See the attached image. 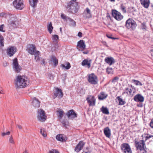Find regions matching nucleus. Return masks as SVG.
<instances>
[{"instance_id":"f257e3e1","label":"nucleus","mask_w":153,"mask_h":153,"mask_svg":"<svg viewBox=\"0 0 153 153\" xmlns=\"http://www.w3.org/2000/svg\"><path fill=\"white\" fill-rule=\"evenodd\" d=\"M29 83V80L26 76H18L15 80L16 88H23L27 86Z\"/></svg>"},{"instance_id":"f03ea898","label":"nucleus","mask_w":153,"mask_h":153,"mask_svg":"<svg viewBox=\"0 0 153 153\" xmlns=\"http://www.w3.org/2000/svg\"><path fill=\"white\" fill-rule=\"evenodd\" d=\"M134 142L136 150L137 151L138 153H145L147 152L145 149L146 144L143 140L138 141L136 139H135Z\"/></svg>"},{"instance_id":"7ed1b4c3","label":"nucleus","mask_w":153,"mask_h":153,"mask_svg":"<svg viewBox=\"0 0 153 153\" xmlns=\"http://www.w3.org/2000/svg\"><path fill=\"white\" fill-rule=\"evenodd\" d=\"M66 8L69 12L72 13H77L79 8L77 3L72 1H70L67 3Z\"/></svg>"},{"instance_id":"20e7f679","label":"nucleus","mask_w":153,"mask_h":153,"mask_svg":"<svg viewBox=\"0 0 153 153\" xmlns=\"http://www.w3.org/2000/svg\"><path fill=\"white\" fill-rule=\"evenodd\" d=\"M137 26L136 22L133 19L129 18L126 22L125 26L128 29L134 30Z\"/></svg>"},{"instance_id":"39448f33","label":"nucleus","mask_w":153,"mask_h":153,"mask_svg":"<svg viewBox=\"0 0 153 153\" xmlns=\"http://www.w3.org/2000/svg\"><path fill=\"white\" fill-rule=\"evenodd\" d=\"M88 81L91 84L94 85L97 84L98 82L97 77L94 73H91L88 75Z\"/></svg>"},{"instance_id":"423d86ee","label":"nucleus","mask_w":153,"mask_h":153,"mask_svg":"<svg viewBox=\"0 0 153 153\" xmlns=\"http://www.w3.org/2000/svg\"><path fill=\"white\" fill-rule=\"evenodd\" d=\"M37 117L39 121L41 122H44L46 120L47 117L45 111L42 109L39 110L38 112Z\"/></svg>"},{"instance_id":"0eeeda50","label":"nucleus","mask_w":153,"mask_h":153,"mask_svg":"<svg viewBox=\"0 0 153 153\" xmlns=\"http://www.w3.org/2000/svg\"><path fill=\"white\" fill-rule=\"evenodd\" d=\"M13 4L16 9L20 10L24 7L22 0H15L13 2Z\"/></svg>"},{"instance_id":"6e6552de","label":"nucleus","mask_w":153,"mask_h":153,"mask_svg":"<svg viewBox=\"0 0 153 153\" xmlns=\"http://www.w3.org/2000/svg\"><path fill=\"white\" fill-rule=\"evenodd\" d=\"M112 14L114 19L118 21L121 20L123 17L120 12L115 10H112Z\"/></svg>"},{"instance_id":"1a4fd4ad","label":"nucleus","mask_w":153,"mask_h":153,"mask_svg":"<svg viewBox=\"0 0 153 153\" xmlns=\"http://www.w3.org/2000/svg\"><path fill=\"white\" fill-rule=\"evenodd\" d=\"M122 150L124 153H132V151L130 146L127 143H124L121 145Z\"/></svg>"},{"instance_id":"9d476101","label":"nucleus","mask_w":153,"mask_h":153,"mask_svg":"<svg viewBox=\"0 0 153 153\" xmlns=\"http://www.w3.org/2000/svg\"><path fill=\"white\" fill-rule=\"evenodd\" d=\"M13 67L14 71L17 73L19 72L21 70V67L19 66L16 58H15L13 60Z\"/></svg>"},{"instance_id":"9b49d317","label":"nucleus","mask_w":153,"mask_h":153,"mask_svg":"<svg viewBox=\"0 0 153 153\" xmlns=\"http://www.w3.org/2000/svg\"><path fill=\"white\" fill-rule=\"evenodd\" d=\"M13 67L14 71L17 73L19 72L21 70V67L19 66L16 58H15L13 60Z\"/></svg>"},{"instance_id":"f8f14e48","label":"nucleus","mask_w":153,"mask_h":153,"mask_svg":"<svg viewBox=\"0 0 153 153\" xmlns=\"http://www.w3.org/2000/svg\"><path fill=\"white\" fill-rule=\"evenodd\" d=\"M16 51V48L13 46H10L7 50V53L9 56H13Z\"/></svg>"},{"instance_id":"ddd939ff","label":"nucleus","mask_w":153,"mask_h":153,"mask_svg":"<svg viewBox=\"0 0 153 153\" xmlns=\"http://www.w3.org/2000/svg\"><path fill=\"white\" fill-rule=\"evenodd\" d=\"M86 45L84 41L82 40H80L77 42V48L79 51H83L85 48Z\"/></svg>"},{"instance_id":"4468645a","label":"nucleus","mask_w":153,"mask_h":153,"mask_svg":"<svg viewBox=\"0 0 153 153\" xmlns=\"http://www.w3.org/2000/svg\"><path fill=\"white\" fill-rule=\"evenodd\" d=\"M85 145V143L83 141H80L76 146L74 149V151L78 153L82 150Z\"/></svg>"},{"instance_id":"2eb2a0df","label":"nucleus","mask_w":153,"mask_h":153,"mask_svg":"<svg viewBox=\"0 0 153 153\" xmlns=\"http://www.w3.org/2000/svg\"><path fill=\"white\" fill-rule=\"evenodd\" d=\"M86 100L90 106L95 105L96 99L94 96H90L89 97L87 98Z\"/></svg>"},{"instance_id":"dca6fc26","label":"nucleus","mask_w":153,"mask_h":153,"mask_svg":"<svg viewBox=\"0 0 153 153\" xmlns=\"http://www.w3.org/2000/svg\"><path fill=\"white\" fill-rule=\"evenodd\" d=\"M36 47L35 45L32 44L30 45L27 48V51L30 54L33 55L36 51Z\"/></svg>"},{"instance_id":"f3484780","label":"nucleus","mask_w":153,"mask_h":153,"mask_svg":"<svg viewBox=\"0 0 153 153\" xmlns=\"http://www.w3.org/2000/svg\"><path fill=\"white\" fill-rule=\"evenodd\" d=\"M54 95L55 97H58L59 98H62L63 95V93L61 89L56 88V91L54 92Z\"/></svg>"},{"instance_id":"a211bd4d","label":"nucleus","mask_w":153,"mask_h":153,"mask_svg":"<svg viewBox=\"0 0 153 153\" xmlns=\"http://www.w3.org/2000/svg\"><path fill=\"white\" fill-rule=\"evenodd\" d=\"M133 99L136 102H142L144 100V98L141 94H138L134 96Z\"/></svg>"},{"instance_id":"6ab92c4d","label":"nucleus","mask_w":153,"mask_h":153,"mask_svg":"<svg viewBox=\"0 0 153 153\" xmlns=\"http://www.w3.org/2000/svg\"><path fill=\"white\" fill-rule=\"evenodd\" d=\"M140 4L145 8H148L150 4V0H140Z\"/></svg>"},{"instance_id":"aec40b11","label":"nucleus","mask_w":153,"mask_h":153,"mask_svg":"<svg viewBox=\"0 0 153 153\" xmlns=\"http://www.w3.org/2000/svg\"><path fill=\"white\" fill-rule=\"evenodd\" d=\"M66 114L68 118H69L71 116L72 118H76L77 117V114L74 112V110L73 109L69 111Z\"/></svg>"},{"instance_id":"412c9836","label":"nucleus","mask_w":153,"mask_h":153,"mask_svg":"<svg viewBox=\"0 0 153 153\" xmlns=\"http://www.w3.org/2000/svg\"><path fill=\"white\" fill-rule=\"evenodd\" d=\"M105 61L109 65H111L115 63V61L114 58L112 57H108L105 58Z\"/></svg>"},{"instance_id":"4be33fe9","label":"nucleus","mask_w":153,"mask_h":153,"mask_svg":"<svg viewBox=\"0 0 153 153\" xmlns=\"http://www.w3.org/2000/svg\"><path fill=\"white\" fill-rule=\"evenodd\" d=\"M40 102L38 99L34 97L33 98V100L32 102V105L35 108H37L39 107Z\"/></svg>"},{"instance_id":"5701e85b","label":"nucleus","mask_w":153,"mask_h":153,"mask_svg":"<svg viewBox=\"0 0 153 153\" xmlns=\"http://www.w3.org/2000/svg\"><path fill=\"white\" fill-rule=\"evenodd\" d=\"M108 95L104 92H101L98 95V99L100 100H103L106 99L108 97Z\"/></svg>"},{"instance_id":"b1692460","label":"nucleus","mask_w":153,"mask_h":153,"mask_svg":"<svg viewBox=\"0 0 153 153\" xmlns=\"http://www.w3.org/2000/svg\"><path fill=\"white\" fill-rule=\"evenodd\" d=\"M50 61L53 63L54 67H56L58 64V59L54 56H51Z\"/></svg>"},{"instance_id":"393cba45","label":"nucleus","mask_w":153,"mask_h":153,"mask_svg":"<svg viewBox=\"0 0 153 153\" xmlns=\"http://www.w3.org/2000/svg\"><path fill=\"white\" fill-rule=\"evenodd\" d=\"M52 39L53 42L55 43V48H58V45H57V43L59 40L58 36L57 35H52Z\"/></svg>"},{"instance_id":"a878e982","label":"nucleus","mask_w":153,"mask_h":153,"mask_svg":"<svg viewBox=\"0 0 153 153\" xmlns=\"http://www.w3.org/2000/svg\"><path fill=\"white\" fill-rule=\"evenodd\" d=\"M56 138L58 140L62 142L65 141L67 139L65 137H64L62 134H61L57 135Z\"/></svg>"},{"instance_id":"bb28decb","label":"nucleus","mask_w":153,"mask_h":153,"mask_svg":"<svg viewBox=\"0 0 153 153\" xmlns=\"http://www.w3.org/2000/svg\"><path fill=\"white\" fill-rule=\"evenodd\" d=\"M104 133L107 137L109 138L110 137L111 131L108 127H106L104 129Z\"/></svg>"},{"instance_id":"cd10ccee","label":"nucleus","mask_w":153,"mask_h":153,"mask_svg":"<svg viewBox=\"0 0 153 153\" xmlns=\"http://www.w3.org/2000/svg\"><path fill=\"white\" fill-rule=\"evenodd\" d=\"M56 115L59 119L61 120L64 114V111L61 109H59L56 111Z\"/></svg>"},{"instance_id":"c85d7f7f","label":"nucleus","mask_w":153,"mask_h":153,"mask_svg":"<svg viewBox=\"0 0 153 153\" xmlns=\"http://www.w3.org/2000/svg\"><path fill=\"white\" fill-rule=\"evenodd\" d=\"M82 65L83 66L87 65L88 68H89L91 66V63L88 61V59H85L82 62Z\"/></svg>"},{"instance_id":"c756f323","label":"nucleus","mask_w":153,"mask_h":153,"mask_svg":"<svg viewBox=\"0 0 153 153\" xmlns=\"http://www.w3.org/2000/svg\"><path fill=\"white\" fill-rule=\"evenodd\" d=\"M116 99H118L119 101V105H123L126 103L125 101L123 100V99L120 97V96H118L116 97Z\"/></svg>"},{"instance_id":"7c9ffc66","label":"nucleus","mask_w":153,"mask_h":153,"mask_svg":"<svg viewBox=\"0 0 153 153\" xmlns=\"http://www.w3.org/2000/svg\"><path fill=\"white\" fill-rule=\"evenodd\" d=\"M124 93L127 94L128 95H133L134 93H132V90L131 89H129L128 88H126Z\"/></svg>"},{"instance_id":"2f4dec72","label":"nucleus","mask_w":153,"mask_h":153,"mask_svg":"<svg viewBox=\"0 0 153 153\" xmlns=\"http://www.w3.org/2000/svg\"><path fill=\"white\" fill-rule=\"evenodd\" d=\"M66 65H67L65 66V65L62 64L60 66L62 69L65 68L67 70L69 69L71 67L70 63L69 62H67L66 63Z\"/></svg>"},{"instance_id":"473e14b6","label":"nucleus","mask_w":153,"mask_h":153,"mask_svg":"<svg viewBox=\"0 0 153 153\" xmlns=\"http://www.w3.org/2000/svg\"><path fill=\"white\" fill-rule=\"evenodd\" d=\"M101 110L103 113L106 114H109V112L108 109L106 107L102 106L101 108Z\"/></svg>"},{"instance_id":"72a5a7b5","label":"nucleus","mask_w":153,"mask_h":153,"mask_svg":"<svg viewBox=\"0 0 153 153\" xmlns=\"http://www.w3.org/2000/svg\"><path fill=\"white\" fill-rule=\"evenodd\" d=\"M29 2L32 7H35L38 2V0H29Z\"/></svg>"},{"instance_id":"f704fd0d","label":"nucleus","mask_w":153,"mask_h":153,"mask_svg":"<svg viewBox=\"0 0 153 153\" xmlns=\"http://www.w3.org/2000/svg\"><path fill=\"white\" fill-rule=\"evenodd\" d=\"M39 53L40 52L39 51H36L34 54L35 55V59L36 62L39 61L40 60V58L39 56Z\"/></svg>"},{"instance_id":"c9c22d12","label":"nucleus","mask_w":153,"mask_h":153,"mask_svg":"<svg viewBox=\"0 0 153 153\" xmlns=\"http://www.w3.org/2000/svg\"><path fill=\"white\" fill-rule=\"evenodd\" d=\"M48 30L50 33H51L52 32V30L53 27L52 26V24L51 22H50L47 25Z\"/></svg>"},{"instance_id":"e433bc0d","label":"nucleus","mask_w":153,"mask_h":153,"mask_svg":"<svg viewBox=\"0 0 153 153\" xmlns=\"http://www.w3.org/2000/svg\"><path fill=\"white\" fill-rule=\"evenodd\" d=\"M70 22V24L71 26H72L75 27L76 25V22L73 19L70 18L68 20Z\"/></svg>"},{"instance_id":"4c0bfd02","label":"nucleus","mask_w":153,"mask_h":153,"mask_svg":"<svg viewBox=\"0 0 153 153\" xmlns=\"http://www.w3.org/2000/svg\"><path fill=\"white\" fill-rule=\"evenodd\" d=\"M40 133L44 137H47L46 130L45 128H41L40 129Z\"/></svg>"},{"instance_id":"58836bf2","label":"nucleus","mask_w":153,"mask_h":153,"mask_svg":"<svg viewBox=\"0 0 153 153\" xmlns=\"http://www.w3.org/2000/svg\"><path fill=\"white\" fill-rule=\"evenodd\" d=\"M131 82L132 83H134L136 85H140V86H142V84L140 82L135 79L132 80Z\"/></svg>"},{"instance_id":"ea45409f","label":"nucleus","mask_w":153,"mask_h":153,"mask_svg":"<svg viewBox=\"0 0 153 153\" xmlns=\"http://www.w3.org/2000/svg\"><path fill=\"white\" fill-rule=\"evenodd\" d=\"M61 18L64 19L66 21H68L70 18L68 16L63 14H61Z\"/></svg>"},{"instance_id":"a19ab883","label":"nucleus","mask_w":153,"mask_h":153,"mask_svg":"<svg viewBox=\"0 0 153 153\" xmlns=\"http://www.w3.org/2000/svg\"><path fill=\"white\" fill-rule=\"evenodd\" d=\"M61 123H62L63 126L66 127L67 126V124L68 123V122L66 120H62L61 121Z\"/></svg>"},{"instance_id":"79ce46f5","label":"nucleus","mask_w":153,"mask_h":153,"mask_svg":"<svg viewBox=\"0 0 153 153\" xmlns=\"http://www.w3.org/2000/svg\"><path fill=\"white\" fill-rule=\"evenodd\" d=\"M126 7L124 6L123 5V4H122L121 6V9L124 13H126Z\"/></svg>"},{"instance_id":"37998d69","label":"nucleus","mask_w":153,"mask_h":153,"mask_svg":"<svg viewBox=\"0 0 153 153\" xmlns=\"http://www.w3.org/2000/svg\"><path fill=\"white\" fill-rule=\"evenodd\" d=\"M49 153H60L56 149H51L49 150Z\"/></svg>"},{"instance_id":"c03bdc74","label":"nucleus","mask_w":153,"mask_h":153,"mask_svg":"<svg viewBox=\"0 0 153 153\" xmlns=\"http://www.w3.org/2000/svg\"><path fill=\"white\" fill-rule=\"evenodd\" d=\"M106 72L108 74L112 73L113 72V69L111 68H107L106 69Z\"/></svg>"},{"instance_id":"a18cd8bd","label":"nucleus","mask_w":153,"mask_h":153,"mask_svg":"<svg viewBox=\"0 0 153 153\" xmlns=\"http://www.w3.org/2000/svg\"><path fill=\"white\" fill-rule=\"evenodd\" d=\"M119 78L117 76H116L113 78L111 82H117Z\"/></svg>"},{"instance_id":"49530a36","label":"nucleus","mask_w":153,"mask_h":153,"mask_svg":"<svg viewBox=\"0 0 153 153\" xmlns=\"http://www.w3.org/2000/svg\"><path fill=\"white\" fill-rule=\"evenodd\" d=\"M9 23L12 25L14 26L16 25L15 22L13 20H9Z\"/></svg>"},{"instance_id":"de8ad7c7","label":"nucleus","mask_w":153,"mask_h":153,"mask_svg":"<svg viewBox=\"0 0 153 153\" xmlns=\"http://www.w3.org/2000/svg\"><path fill=\"white\" fill-rule=\"evenodd\" d=\"M9 141L10 143L12 144H14L15 143L14 141L12 135H11L9 139Z\"/></svg>"},{"instance_id":"09e8293b","label":"nucleus","mask_w":153,"mask_h":153,"mask_svg":"<svg viewBox=\"0 0 153 153\" xmlns=\"http://www.w3.org/2000/svg\"><path fill=\"white\" fill-rule=\"evenodd\" d=\"M151 137H153V135L148 134L147 136L145 137V141H146Z\"/></svg>"},{"instance_id":"8fccbe9b","label":"nucleus","mask_w":153,"mask_h":153,"mask_svg":"<svg viewBox=\"0 0 153 153\" xmlns=\"http://www.w3.org/2000/svg\"><path fill=\"white\" fill-rule=\"evenodd\" d=\"M10 132L9 131H8L7 132H3L1 134V135L2 136H4L5 135H9L10 134Z\"/></svg>"},{"instance_id":"3c124183","label":"nucleus","mask_w":153,"mask_h":153,"mask_svg":"<svg viewBox=\"0 0 153 153\" xmlns=\"http://www.w3.org/2000/svg\"><path fill=\"white\" fill-rule=\"evenodd\" d=\"M4 25H0V31L4 32L5 30H3Z\"/></svg>"},{"instance_id":"603ef678","label":"nucleus","mask_w":153,"mask_h":153,"mask_svg":"<svg viewBox=\"0 0 153 153\" xmlns=\"http://www.w3.org/2000/svg\"><path fill=\"white\" fill-rule=\"evenodd\" d=\"M4 41H0V48H2L4 46Z\"/></svg>"},{"instance_id":"864d4df0","label":"nucleus","mask_w":153,"mask_h":153,"mask_svg":"<svg viewBox=\"0 0 153 153\" xmlns=\"http://www.w3.org/2000/svg\"><path fill=\"white\" fill-rule=\"evenodd\" d=\"M150 126L152 128H153V119L151 120L150 123Z\"/></svg>"},{"instance_id":"5fc2aeb1","label":"nucleus","mask_w":153,"mask_h":153,"mask_svg":"<svg viewBox=\"0 0 153 153\" xmlns=\"http://www.w3.org/2000/svg\"><path fill=\"white\" fill-rule=\"evenodd\" d=\"M142 25V29H145L146 27V26L145 25V24L144 23H142L141 24Z\"/></svg>"},{"instance_id":"6e6d98bb","label":"nucleus","mask_w":153,"mask_h":153,"mask_svg":"<svg viewBox=\"0 0 153 153\" xmlns=\"http://www.w3.org/2000/svg\"><path fill=\"white\" fill-rule=\"evenodd\" d=\"M8 63L6 61L3 62V65L4 67H6L8 65Z\"/></svg>"},{"instance_id":"4d7b16f0","label":"nucleus","mask_w":153,"mask_h":153,"mask_svg":"<svg viewBox=\"0 0 153 153\" xmlns=\"http://www.w3.org/2000/svg\"><path fill=\"white\" fill-rule=\"evenodd\" d=\"M106 36L109 38H110V39H116L115 38H114L113 37H112L111 36V35L107 34V35H106Z\"/></svg>"},{"instance_id":"13d9d810","label":"nucleus","mask_w":153,"mask_h":153,"mask_svg":"<svg viewBox=\"0 0 153 153\" xmlns=\"http://www.w3.org/2000/svg\"><path fill=\"white\" fill-rule=\"evenodd\" d=\"M86 12L88 13L89 14H91L90 10L88 8H86Z\"/></svg>"},{"instance_id":"bf43d9fd","label":"nucleus","mask_w":153,"mask_h":153,"mask_svg":"<svg viewBox=\"0 0 153 153\" xmlns=\"http://www.w3.org/2000/svg\"><path fill=\"white\" fill-rule=\"evenodd\" d=\"M16 125L18 127V128L20 129H22V126L21 125L16 124Z\"/></svg>"},{"instance_id":"052dcab7","label":"nucleus","mask_w":153,"mask_h":153,"mask_svg":"<svg viewBox=\"0 0 153 153\" xmlns=\"http://www.w3.org/2000/svg\"><path fill=\"white\" fill-rule=\"evenodd\" d=\"M6 15V14L4 13H0V16L4 17Z\"/></svg>"},{"instance_id":"680f3d73","label":"nucleus","mask_w":153,"mask_h":153,"mask_svg":"<svg viewBox=\"0 0 153 153\" xmlns=\"http://www.w3.org/2000/svg\"><path fill=\"white\" fill-rule=\"evenodd\" d=\"M82 33L80 32H79L78 33V36L79 37H81Z\"/></svg>"},{"instance_id":"e2e57ef3","label":"nucleus","mask_w":153,"mask_h":153,"mask_svg":"<svg viewBox=\"0 0 153 153\" xmlns=\"http://www.w3.org/2000/svg\"><path fill=\"white\" fill-rule=\"evenodd\" d=\"M4 38L3 36L2 35H0V41H4Z\"/></svg>"},{"instance_id":"0e129e2a","label":"nucleus","mask_w":153,"mask_h":153,"mask_svg":"<svg viewBox=\"0 0 153 153\" xmlns=\"http://www.w3.org/2000/svg\"><path fill=\"white\" fill-rule=\"evenodd\" d=\"M150 53L152 56L153 57V47L150 51Z\"/></svg>"},{"instance_id":"69168bd1","label":"nucleus","mask_w":153,"mask_h":153,"mask_svg":"<svg viewBox=\"0 0 153 153\" xmlns=\"http://www.w3.org/2000/svg\"><path fill=\"white\" fill-rule=\"evenodd\" d=\"M83 53L84 54H87L88 53V51H83Z\"/></svg>"},{"instance_id":"338daca9","label":"nucleus","mask_w":153,"mask_h":153,"mask_svg":"<svg viewBox=\"0 0 153 153\" xmlns=\"http://www.w3.org/2000/svg\"><path fill=\"white\" fill-rule=\"evenodd\" d=\"M107 18H109L110 19H111V16H110V15L108 13L107 14Z\"/></svg>"},{"instance_id":"774afa93","label":"nucleus","mask_w":153,"mask_h":153,"mask_svg":"<svg viewBox=\"0 0 153 153\" xmlns=\"http://www.w3.org/2000/svg\"><path fill=\"white\" fill-rule=\"evenodd\" d=\"M23 153H28V152L27 149H25Z\"/></svg>"}]
</instances>
